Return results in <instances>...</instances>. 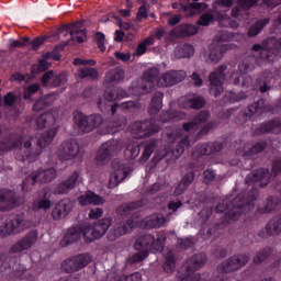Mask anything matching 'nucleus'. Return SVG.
Wrapping results in <instances>:
<instances>
[{"mask_svg":"<svg viewBox=\"0 0 281 281\" xmlns=\"http://www.w3.org/2000/svg\"><path fill=\"white\" fill-rule=\"evenodd\" d=\"M92 260L90 254H79L72 258L66 259L61 262V271L64 273H76L80 269H85Z\"/></svg>","mask_w":281,"mask_h":281,"instance_id":"nucleus-12","label":"nucleus"},{"mask_svg":"<svg viewBox=\"0 0 281 281\" xmlns=\"http://www.w3.org/2000/svg\"><path fill=\"white\" fill-rule=\"evenodd\" d=\"M272 254L273 249H271V247H266L262 250H259L254 257V263L260 265L261 262H265V260H267V258H269Z\"/></svg>","mask_w":281,"mask_h":281,"instance_id":"nucleus-56","label":"nucleus"},{"mask_svg":"<svg viewBox=\"0 0 281 281\" xmlns=\"http://www.w3.org/2000/svg\"><path fill=\"white\" fill-rule=\"evenodd\" d=\"M52 104H54V97H52L50 94H46L35 101V103L33 104V111H35L36 113L45 111L46 109H49Z\"/></svg>","mask_w":281,"mask_h":281,"instance_id":"nucleus-42","label":"nucleus"},{"mask_svg":"<svg viewBox=\"0 0 281 281\" xmlns=\"http://www.w3.org/2000/svg\"><path fill=\"white\" fill-rule=\"evenodd\" d=\"M64 36L70 35L69 43H85V36H87V31L78 27V22L71 24H65L61 29H59V34Z\"/></svg>","mask_w":281,"mask_h":281,"instance_id":"nucleus-20","label":"nucleus"},{"mask_svg":"<svg viewBox=\"0 0 281 281\" xmlns=\"http://www.w3.org/2000/svg\"><path fill=\"white\" fill-rule=\"evenodd\" d=\"M164 108V92H156L151 99L148 108V113L150 115H157L159 111Z\"/></svg>","mask_w":281,"mask_h":281,"instance_id":"nucleus-38","label":"nucleus"},{"mask_svg":"<svg viewBox=\"0 0 281 281\" xmlns=\"http://www.w3.org/2000/svg\"><path fill=\"white\" fill-rule=\"evenodd\" d=\"M270 181L271 177L269 173V169L265 168L256 169L245 178V183L247 186H256V183H258L260 188H267Z\"/></svg>","mask_w":281,"mask_h":281,"instance_id":"nucleus-16","label":"nucleus"},{"mask_svg":"<svg viewBox=\"0 0 281 281\" xmlns=\"http://www.w3.org/2000/svg\"><path fill=\"white\" fill-rule=\"evenodd\" d=\"M98 76H100V74L95 68L83 67L79 69V78H89L90 80H98Z\"/></svg>","mask_w":281,"mask_h":281,"instance_id":"nucleus-55","label":"nucleus"},{"mask_svg":"<svg viewBox=\"0 0 281 281\" xmlns=\"http://www.w3.org/2000/svg\"><path fill=\"white\" fill-rule=\"evenodd\" d=\"M281 131V121L279 119H274L271 121H268L266 123H261L259 124L256 130L255 133L257 135H265L267 133H280Z\"/></svg>","mask_w":281,"mask_h":281,"instance_id":"nucleus-32","label":"nucleus"},{"mask_svg":"<svg viewBox=\"0 0 281 281\" xmlns=\"http://www.w3.org/2000/svg\"><path fill=\"white\" fill-rule=\"evenodd\" d=\"M74 131L77 135H86L87 133H91V127L89 123V116L82 112H77L74 115Z\"/></svg>","mask_w":281,"mask_h":281,"instance_id":"nucleus-29","label":"nucleus"},{"mask_svg":"<svg viewBox=\"0 0 281 281\" xmlns=\"http://www.w3.org/2000/svg\"><path fill=\"white\" fill-rule=\"evenodd\" d=\"M214 14L206 12L200 15L199 20L196 21V25H201L202 27H207L211 23H214Z\"/></svg>","mask_w":281,"mask_h":281,"instance_id":"nucleus-59","label":"nucleus"},{"mask_svg":"<svg viewBox=\"0 0 281 281\" xmlns=\"http://www.w3.org/2000/svg\"><path fill=\"white\" fill-rule=\"evenodd\" d=\"M13 271L19 281L23 280V273L27 271L25 266L19 262V257H8L5 254H0V273Z\"/></svg>","mask_w":281,"mask_h":281,"instance_id":"nucleus-9","label":"nucleus"},{"mask_svg":"<svg viewBox=\"0 0 281 281\" xmlns=\"http://www.w3.org/2000/svg\"><path fill=\"white\" fill-rule=\"evenodd\" d=\"M138 207H142V201L124 203L116 209V214L122 218H126L127 216H131L133 210H137Z\"/></svg>","mask_w":281,"mask_h":281,"instance_id":"nucleus-36","label":"nucleus"},{"mask_svg":"<svg viewBox=\"0 0 281 281\" xmlns=\"http://www.w3.org/2000/svg\"><path fill=\"white\" fill-rule=\"evenodd\" d=\"M71 210H74V202L69 199H63L55 205L52 216L54 221H60V218H67Z\"/></svg>","mask_w":281,"mask_h":281,"instance_id":"nucleus-28","label":"nucleus"},{"mask_svg":"<svg viewBox=\"0 0 281 281\" xmlns=\"http://www.w3.org/2000/svg\"><path fill=\"white\" fill-rule=\"evenodd\" d=\"M265 105V100H259L252 104H250L247 109L243 110L239 115L236 117V124H245L249 122L251 117L256 115V113H262V106Z\"/></svg>","mask_w":281,"mask_h":281,"instance_id":"nucleus-23","label":"nucleus"},{"mask_svg":"<svg viewBox=\"0 0 281 281\" xmlns=\"http://www.w3.org/2000/svg\"><path fill=\"white\" fill-rule=\"evenodd\" d=\"M58 177V171L56 168L50 167L47 169H41L38 172L32 173L26 177V179L22 182V192H27L30 190V186L36 183H52L54 179Z\"/></svg>","mask_w":281,"mask_h":281,"instance_id":"nucleus-8","label":"nucleus"},{"mask_svg":"<svg viewBox=\"0 0 281 281\" xmlns=\"http://www.w3.org/2000/svg\"><path fill=\"white\" fill-rule=\"evenodd\" d=\"M205 98L195 93H188L179 100L180 109H193L199 111L205 106Z\"/></svg>","mask_w":281,"mask_h":281,"instance_id":"nucleus-21","label":"nucleus"},{"mask_svg":"<svg viewBox=\"0 0 281 281\" xmlns=\"http://www.w3.org/2000/svg\"><path fill=\"white\" fill-rule=\"evenodd\" d=\"M58 133V127L54 126L44 134L40 135L36 140V148L32 147V137L30 140H25L22 135L16 133L7 134L5 137L0 140V150L5 153L8 150H14L21 148L23 161H36L38 156L43 153V148H46L54 142Z\"/></svg>","mask_w":281,"mask_h":281,"instance_id":"nucleus-1","label":"nucleus"},{"mask_svg":"<svg viewBox=\"0 0 281 281\" xmlns=\"http://www.w3.org/2000/svg\"><path fill=\"white\" fill-rule=\"evenodd\" d=\"M190 146V138L186 136L184 138L180 139V142L176 146V153L178 157H181L183 153H186V149Z\"/></svg>","mask_w":281,"mask_h":281,"instance_id":"nucleus-63","label":"nucleus"},{"mask_svg":"<svg viewBox=\"0 0 281 281\" xmlns=\"http://www.w3.org/2000/svg\"><path fill=\"white\" fill-rule=\"evenodd\" d=\"M239 5L243 8H254V5H267V8H276L278 2L276 0H238Z\"/></svg>","mask_w":281,"mask_h":281,"instance_id":"nucleus-40","label":"nucleus"},{"mask_svg":"<svg viewBox=\"0 0 281 281\" xmlns=\"http://www.w3.org/2000/svg\"><path fill=\"white\" fill-rule=\"evenodd\" d=\"M145 223L146 226L149 227V229H157L166 225V217H164V215L161 214H153L146 218Z\"/></svg>","mask_w":281,"mask_h":281,"instance_id":"nucleus-47","label":"nucleus"},{"mask_svg":"<svg viewBox=\"0 0 281 281\" xmlns=\"http://www.w3.org/2000/svg\"><path fill=\"white\" fill-rule=\"evenodd\" d=\"M126 78V72L122 68H113L109 72H106L104 78V86L108 85H117L122 82Z\"/></svg>","mask_w":281,"mask_h":281,"instance_id":"nucleus-33","label":"nucleus"},{"mask_svg":"<svg viewBox=\"0 0 281 281\" xmlns=\"http://www.w3.org/2000/svg\"><path fill=\"white\" fill-rule=\"evenodd\" d=\"M19 100H21V98H19V95L16 93L8 92L3 97V104H4V106H14V104H16V102H19Z\"/></svg>","mask_w":281,"mask_h":281,"instance_id":"nucleus-61","label":"nucleus"},{"mask_svg":"<svg viewBox=\"0 0 281 281\" xmlns=\"http://www.w3.org/2000/svg\"><path fill=\"white\" fill-rule=\"evenodd\" d=\"M78 202L82 207H87L88 205H104L106 200L100 194L89 190L85 194L78 196Z\"/></svg>","mask_w":281,"mask_h":281,"instance_id":"nucleus-31","label":"nucleus"},{"mask_svg":"<svg viewBox=\"0 0 281 281\" xmlns=\"http://www.w3.org/2000/svg\"><path fill=\"white\" fill-rule=\"evenodd\" d=\"M155 148H157V138H150L147 140L142 155V160L148 161V159H150V155L155 153Z\"/></svg>","mask_w":281,"mask_h":281,"instance_id":"nucleus-52","label":"nucleus"},{"mask_svg":"<svg viewBox=\"0 0 281 281\" xmlns=\"http://www.w3.org/2000/svg\"><path fill=\"white\" fill-rule=\"evenodd\" d=\"M38 91H41V83L30 85L27 89L24 91L23 99L32 100V95H34V93H38Z\"/></svg>","mask_w":281,"mask_h":281,"instance_id":"nucleus-62","label":"nucleus"},{"mask_svg":"<svg viewBox=\"0 0 281 281\" xmlns=\"http://www.w3.org/2000/svg\"><path fill=\"white\" fill-rule=\"evenodd\" d=\"M79 177L80 172L74 171L66 180H63L53 189V194H69V192L76 188Z\"/></svg>","mask_w":281,"mask_h":281,"instance_id":"nucleus-25","label":"nucleus"},{"mask_svg":"<svg viewBox=\"0 0 281 281\" xmlns=\"http://www.w3.org/2000/svg\"><path fill=\"white\" fill-rule=\"evenodd\" d=\"M186 76H188L186 70H169L161 76L159 82L161 87H175L178 82H183Z\"/></svg>","mask_w":281,"mask_h":281,"instance_id":"nucleus-24","label":"nucleus"},{"mask_svg":"<svg viewBox=\"0 0 281 281\" xmlns=\"http://www.w3.org/2000/svg\"><path fill=\"white\" fill-rule=\"evenodd\" d=\"M80 226L71 227L67 231L63 239L60 240V245L63 247H67L69 245H72V243H77V240H80Z\"/></svg>","mask_w":281,"mask_h":281,"instance_id":"nucleus-35","label":"nucleus"},{"mask_svg":"<svg viewBox=\"0 0 281 281\" xmlns=\"http://www.w3.org/2000/svg\"><path fill=\"white\" fill-rule=\"evenodd\" d=\"M203 124H205L203 126ZM201 126H203L201 128ZM216 126V122L211 121L210 122V111L203 110L198 113L196 116H194L190 122L183 123L182 124V130L186 133H190V131H199L196 134V139H201L202 137H205L212 128Z\"/></svg>","mask_w":281,"mask_h":281,"instance_id":"nucleus-5","label":"nucleus"},{"mask_svg":"<svg viewBox=\"0 0 281 281\" xmlns=\"http://www.w3.org/2000/svg\"><path fill=\"white\" fill-rule=\"evenodd\" d=\"M270 21L271 19L265 18L254 23L248 30L249 38H254V36H258L259 33L262 32V30H265V26L269 25Z\"/></svg>","mask_w":281,"mask_h":281,"instance_id":"nucleus-46","label":"nucleus"},{"mask_svg":"<svg viewBox=\"0 0 281 281\" xmlns=\"http://www.w3.org/2000/svg\"><path fill=\"white\" fill-rule=\"evenodd\" d=\"M188 114L181 111H162L157 119H150L146 121H136L130 126V132L134 137H151L155 133L161 131V124H167V122H173V120H186Z\"/></svg>","mask_w":281,"mask_h":281,"instance_id":"nucleus-3","label":"nucleus"},{"mask_svg":"<svg viewBox=\"0 0 281 281\" xmlns=\"http://www.w3.org/2000/svg\"><path fill=\"white\" fill-rule=\"evenodd\" d=\"M169 34L171 38H190V36L199 34V26L183 23L171 30Z\"/></svg>","mask_w":281,"mask_h":281,"instance_id":"nucleus-26","label":"nucleus"},{"mask_svg":"<svg viewBox=\"0 0 281 281\" xmlns=\"http://www.w3.org/2000/svg\"><path fill=\"white\" fill-rule=\"evenodd\" d=\"M165 144L169 150H172V145L179 139V132L176 130H167L162 132Z\"/></svg>","mask_w":281,"mask_h":281,"instance_id":"nucleus-50","label":"nucleus"},{"mask_svg":"<svg viewBox=\"0 0 281 281\" xmlns=\"http://www.w3.org/2000/svg\"><path fill=\"white\" fill-rule=\"evenodd\" d=\"M121 150L120 142L116 139H110L103 143L95 156L97 164H104L109 161L113 155H117V151Z\"/></svg>","mask_w":281,"mask_h":281,"instance_id":"nucleus-14","label":"nucleus"},{"mask_svg":"<svg viewBox=\"0 0 281 281\" xmlns=\"http://www.w3.org/2000/svg\"><path fill=\"white\" fill-rule=\"evenodd\" d=\"M276 234H281V214L270 220L266 227L259 232L258 236L259 238H271Z\"/></svg>","mask_w":281,"mask_h":281,"instance_id":"nucleus-30","label":"nucleus"},{"mask_svg":"<svg viewBox=\"0 0 281 281\" xmlns=\"http://www.w3.org/2000/svg\"><path fill=\"white\" fill-rule=\"evenodd\" d=\"M116 281H142V273L134 272L128 276H121Z\"/></svg>","mask_w":281,"mask_h":281,"instance_id":"nucleus-64","label":"nucleus"},{"mask_svg":"<svg viewBox=\"0 0 281 281\" xmlns=\"http://www.w3.org/2000/svg\"><path fill=\"white\" fill-rule=\"evenodd\" d=\"M207 262V255L199 252L189 258L177 272L178 280L203 281L196 271Z\"/></svg>","mask_w":281,"mask_h":281,"instance_id":"nucleus-4","label":"nucleus"},{"mask_svg":"<svg viewBox=\"0 0 281 281\" xmlns=\"http://www.w3.org/2000/svg\"><path fill=\"white\" fill-rule=\"evenodd\" d=\"M226 100L231 102V104H234L236 102H240V100H245L247 98V94L245 92L236 93L234 91H229L225 94Z\"/></svg>","mask_w":281,"mask_h":281,"instance_id":"nucleus-60","label":"nucleus"},{"mask_svg":"<svg viewBox=\"0 0 281 281\" xmlns=\"http://www.w3.org/2000/svg\"><path fill=\"white\" fill-rule=\"evenodd\" d=\"M52 192L48 188H45L41 191L40 196L35 199L32 203L33 212H40V210H44L47 212L52 207Z\"/></svg>","mask_w":281,"mask_h":281,"instance_id":"nucleus-27","label":"nucleus"},{"mask_svg":"<svg viewBox=\"0 0 281 281\" xmlns=\"http://www.w3.org/2000/svg\"><path fill=\"white\" fill-rule=\"evenodd\" d=\"M58 157L61 161H74V159L80 161L82 159L80 144L74 139L65 140L58 149Z\"/></svg>","mask_w":281,"mask_h":281,"instance_id":"nucleus-10","label":"nucleus"},{"mask_svg":"<svg viewBox=\"0 0 281 281\" xmlns=\"http://www.w3.org/2000/svg\"><path fill=\"white\" fill-rule=\"evenodd\" d=\"M139 150H142V145L133 142L126 146L124 155L127 159H136V157H139Z\"/></svg>","mask_w":281,"mask_h":281,"instance_id":"nucleus-53","label":"nucleus"},{"mask_svg":"<svg viewBox=\"0 0 281 281\" xmlns=\"http://www.w3.org/2000/svg\"><path fill=\"white\" fill-rule=\"evenodd\" d=\"M89 126H90V133L92 131H95L99 126H102V123L104 122V119L102 117V114H92L88 115Z\"/></svg>","mask_w":281,"mask_h":281,"instance_id":"nucleus-57","label":"nucleus"},{"mask_svg":"<svg viewBox=\"0 0 281 281\" xmlns=\"http://www.w3.org/2000/svg\"><path fill=\"white\" fill-rule=\"evenodd\" d=\"M225 146V143L215 140L213 143H202L196 145L194 150L192 151V156L195 159L203 156L216 155V153H221Z\"/></svg>","mask_w":281,"mask_h":281,"instance_id":"nucleus-17","label":"nucleus"},{"mask_svg":"<svg viewBox=\"0 0 281 281\" xmlns=\"http://www.w3.org/2000/svg\"><path fill=\"white\" fill-rule=\"evenodd\" d=\"M157 78H159V68H149L147 69L142 79H138L136 82L132 83L131 92L133 95L140 97L146 95L153 92L155 89V82H157Z\"/></svg>","mask_w":281,"mask_h":281,"instance_id":"nucleus-7","label":"nucleus"},{"mask_svg":"<svg viewBox=\"0 0 281 281\" xmlns=\"http://www.w3.org/2000/svg\"><path fill=\"white\" fill-rule=\"evenodd\" d=\"M26 223L25 215H15L13 218L5 221L2 232L8 236L10 234H20L27 227Z\"/></svg>","mask_w":281,"mask_h":281,"instance_id":"nucleus-22","label":"nucleus"},{"mask_svg":"<svg viewBox=\"0 0 281 281\" xmlns=\"http://www.w3.org/2000/svg\"><path fill=\"white\" fill-rule=\"evenodd\" d=\"M36 240H38V232L31 231L15 244H13L9 250V254H21L23 251H27V249H32L34 245H36Z\"/></svg>","mask_w":281,"mask_h":281,"instance_id":"nucleus-15","label":"nucleus"},{"mask_svg":"<svg viewBox=\"0 0 281 281\" xmlns=\"http://www.w3.org/2000/svg\"><path fill=\"white\" fill-rule=\"evenodd\" d=\"M112 168L114 171L110 175L108 184V188L110 190H113V188H117V186H120V183L124 181V178L128 177V171H126V168L123 164H121L120 160L114 159L112 161Z\"/></svg>","mask_w":281,"mask_h":281,"instance_id":"nucleus-18","label":"nucleus"},{"mask_svg":"<svg viewBox=\"0 0 281 281\" xmlns=\"http://www.w3.org/2000/svg\"><path fill=\"white\" fill-rule=\"evenodd\" d=\"M148 256V250H139L138 252H135L132 257H130L128 262L130 265H137V262L146 260Z\"/></svg>","mask_w":281,"mask_h":281,"instance_id":"nucleus-58","label":"nucleus"},{"mask_svg":"<svg viewBox=\"0 0 281 281\" xmlns=\"http://www.w3.org/2000/svg\"><path fill=\"white\" fill-rule=\"evenodd\" d=\"M204 10H207V3L191 2L187 7H182V12L187 16H194V14H201Z\"/></svg>","mask_w":281,"mask_h":281,"instance_id":"nucleus-41","label":"nucleus"},{"mask_svg":"<svg viewBox=\"0 0 281 281\" xmlns=\"http://www.w3.org/2000/svg\"><path fill=\"white\" fill-rule=\"evenodd\" d=\"M175 56L176 58H190L194 56V46L188 43L180 44L176 47Z\"/></svg>","mask_w":281,"mask_h":281,"instance_id":"nucleus-43","label":"nucleus"},{"mask_svg":"<svg viewBox=\"0 0 281 281\" xmlns=\"http://www.w3.org/2000/svg\"><path fill=\"white\" fill-rule=\"evenodd\" d=\"M256 63V57L255 56H248L243 59V61L239 63L238 65V72H233L231 76V82L235 85L236 87H239L240 81L243 80V76L247 74L248 71H254V65Z\"/></svg>","mask_w":281,"mask_h":281,"instance_id":"nucleus-19","label":"nucleus"},{"mask_svg":"<svg viewBox=\"0 0 281 281\" xmlns=\"http://www.w3.org/2000/svg\"><path fill=\"white\" fill-rule=\"evenodd\" d=\"M54 116L52 114H42L36 120L37 128H49L52 123H54Z\"/></svg>","mask_w":281,"mask_h":281,"instance_id":"nucleus-54","label":"nucleus"},{"mask_svg":"<svg viewBox=\"0 0 281 281\" xmlns=\"http://www.w3.org/2000/svg\"><path fill=\"white\" fill-rule=\"evenodd\" d=\"M80 235L85 237L86 243H93V240H98L95 228L91 224H83L79 226Z\"/></svg>","mask_w":281,"mask_h":281,"instance_id":"nucleus-45","label":"nucleus"},{"mask_svg":"<svg viewBox=\"0 0 281 281\" xmlns=\"http://www.w3.org/2000/svg\"><path fill=\"white\" fill-rule=\"evenodd\" d=\"M113 225V218L111 217H104L102 220H99L94 225V232L97 234L98 238H102L106 232H109V227Z\"/></svg>","mask_w":281,"mask_h":281,"instance_id":"nucleus-39","label":"nucleus"},{"mask_svg":"<svg viewBox=\"0 0 281 281\" xmlns=\"http://www.w3.org/2000/svg\"><path fill=\"white\" fill-rule=\"evenodd\" d=\"M267 149V140L256 143L249 150L244 153L245 159H256V155H260Z\"/></svg>","mask_w":281,"mask_h":281,"instance_id":"nucleus-44","label":"nucleus"},{"mask_svg":"<svg viewBox=\"0 0 281 281\" xmlns=\"http://www.w3.org/2000/svg\"><path fill=\"white\" fill-rule=\"evenodd\" d=\"M278 207V198L269 196L267 203L263 206H258V214H269Z\"/></svg>","mask_w":281,"mask_h":281,"instance_id":"nucleus-49","label":"nucleus"},{"mask_svg":"<svg viewBox=\"0 0 281 281\" xmlns=\"http://www.w3.org/2000/svg\"><path fill=\"white\" fill-rule=\"evenodd\" d=\"M166 240H168V236L164 232L158 233L156 238L150 234H145L136 239L134 249L136 251H148V254L150 251L158 254L159 251H164Z\"/></svg>","mask_w":281,"mask_h":281,"instance_id":"nucleus-6","label":"nucleus"},{"mask_svg":"<svg viewBox=\"0 0 281 281\" xmlns=\"http://www.w3.org/2000/svg\"><path fill=\"white\" fill-rule=\"evenodd\" d=\"M103 98L108 102H115V100H122L126 98V91L122 88L114 87L103 92Z\"/></svg>","mask_w":281,"mask_h":281,"instance_id":"nucleus-37","label":"nucleus"},{"mask_svg":"<svg viewBox=\"0 0 281 281\" xmlns=\"http://www.w3.org/2000/svg\"><path fill=\"white\" fill-rule=\"evenodd\" d=\"M227 49H229V46L227 44H212L210 46V60L212 63H218L223 58Z\"/></svg>","mask_w":281,"mask_h":281,"instance_id":"nucleus-34","label":"nucleus"},{"mask_svg":"<svg viewBox=\"0 0 281 281\" xmlns=\"http://www.w3.org/2000/svg\"><path fill=\"white\" fill-rule=\"evenodd\" d=\"M135 227V221L126 220L125 222H119L115 224L114 229L117 236H124L131 232Z\"/></svg>","mask_w":281,"mask_h":281,"instance_id":"nucleus-48","label":"nucleus"},{"mask_svg":"<svg viewBox=\"0 0 281 281\" xmlns=\"http://www.w3.org/2000/svg\"><path fill=\"white\" fill-rule=\"evenodd\" d=\"M259 191L256 188H252L249 192L239 193L233 201L224 200L222 203H218L215 206V212L217 214H224L220 222L214 224V229H224L231 223L238 221L243 214L251 212L258 201Z\"/></svg>","mask_w":281,"mask_h":281,"instance_id":"nucleus-2","label":"nucleus"},{"mask_svg":"<svg viewBox=\"0 0 281 281\" xmlns=\"http://www.w3.org/2000/svg\"><path fill=\"white\" fill-rule=\"evenodd\" d=\"M226 71L227 65H221L209 76L210 93L214 98H218L223 93V82H225Z\"/></svg>","mask_w":281,"mask_h":281,"instance_id":"nucleus-11","label":"nucleus"},{"mask_svg":"<svg viewBox=\"0 0 281 281\" xmlns=\"http://www.w3.org/2000/svg\"><path fill=\"white\" fill-rule=\"evenodd\" d=\"M25 202V198L18 196L14 191L10 189L0 190V212H8L12 207H19Z\"/></svg>","mask_w":281,"mask_h":281,"instance_id":"nucleus-13","label":"nucleus"},{"mask_svg":"<svg viewBox=\"0 0 281 281\" xmlns=\"http://www.w3.org/2000/svg\"><path fill=\"white\" fill-rule=\"evenodd\" d=\"M177 267V260H175V252L171 250L167 251L166 260L162 265V269L165 273H172Z\"/></svg>","mask_w":281,"mask_h":281,"instance_id":"nucleus-51","label":"nucleus"}]
</instances>
